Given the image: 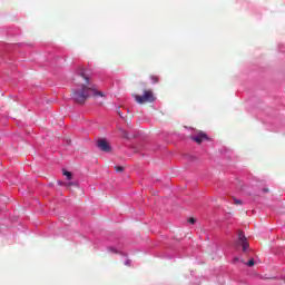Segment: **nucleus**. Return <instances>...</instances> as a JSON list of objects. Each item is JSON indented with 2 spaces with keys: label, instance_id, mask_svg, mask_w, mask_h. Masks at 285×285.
Masks as SVG:
<instances>
[{
  "label": "nucleus",
  "instance_id": "nucleus-14",
  "mask_svg": "<svg viewBox=\"0 0 285 285\" xmlns=\"http://www.w3.org/2000/svg\"><path fill=\"white\" fill-rule=\"evenodd\" d=\"M263 193H269V189L268 188H264Z\"/></svg>",
  "mask_w": 285,
  "mask_h": 285
},
{
  "label": "nucleus",
  "instance_id": "nucleus-10",
  "mask_svg": "<svg viewBox=\"0 0 285 285\" xmlns=\"http://www.w3.org/2000/svg\"><path fill=\"white\" fill-rule=\"evenodd\" d=\"M115 170H116V173H124V167L122 166H116Z\"/></svg>",
  "mask_w": 285,
  "mask_h": 285
},
{
  "label": "nucleus",
  "instance_id": "nucleus-2",
  "mask_svg": "<svg viewBox=\"0 0 285 285\" xmlns=\"http://www.w3.org/2000/svg\"><path fill=\"white\" fill-rule=\"evenodd\" d=\"M135 101L137 104H153L155 101V94L151 89H145L142 96L140 95H132Z\"/></svg>",
  "mask_w": 285,
  "mask_h": 285
},
{
  "label": "nucleus",
  "instance_id": "nucleus-3",
  "mask_svg": "<svg viewBox=\"0 0 285 285\" xmlns=\"http://www.w3.org/2000/svg\"><path fill=\"white\" fill-rule=\"evenodd\" d=\"M236 246H243V252L246 253L248 250L250 244H248V238L244 235V232H238V240L236 242Z\"/></svg>",
  "mask_w": 285,
  "mask_h": 285
},
{
  "label": "nucleus",
  "instance_id": "nucleus-11",
  "mask_svg": "<svg viewBox=\"0 0 285 285\" xmlns=\"http://www.w3.org/2000/svg\"><path fill=\"white\" fill-rule=\"evenodd\" d=\"M188 224H195L197 220L194 217L188 218Z\"/></svg>",
  "mask_w": 285,
  "mask_h": 285
},
{
  "label": "nucleus",
  "instance_id": "nucleus-6",
  "mask_svg": "<svg viewBox=\"0 0 285 285\" xmlns=\"http://www.w3.org/2000/svg\"><path fill=\"white\" fill-rule=\"evenodd\" d=\"M62 175H63L65 177H67L68 180L72 179V173H70V171H68V170H63V171H62Z\"/></svg>",
  "mask_w": 285,
  "mask_h": 285
},
{
  "label": "nucleus",
  "instance_id": "nucleus-13",
  "mask_svg": "<svg viewBox=\"0 0 285 285\" xmlns=\"http://www.w3.org/2000/svg\"><path fill=\"white\" fill-rule=\"evenodd\" d=\"M65 186H67V188H70V186H75V183H68V184H65Z\"/></svg>",
  "mask_w": 285,
  "mask_h": 285
},
{
  "label": "nucleus",
  "instance_id": "nucleus-15",
  "mask_svg": "<svg viewBox=\"0 0 285 285\" xmlns=\"http://www.w3.org/2000/svg\"><path fill=\"white\" fill-rule=\"evenodd\" d=\"M234 262H239V258H235Z\"/></svg>",
  "mask_w": 285,
  "mask_h": 285
},
{
  "label": "nucleus",
  "instance_id": "nucleus-7",
  "mask_svg": "<svg viewBox=\"0 0 285 285\" xmlns=\"http://www.w3.org/2000/svg\"><path fill=\"white\" fill-rule=\"evenodd\" d=\"M150 79H151L153 83H159V77L150 76Z\"/></svg>",
  "mask_w": 285,
  "mask_h": 285
},
{
  "label": "nucleus",
  "instance_id": "nucleus-8",
  "mask_svg": "<svg viewBox=\"0 0 285 285\" xmlns=\"http://www.w3.org/2000/svg\"><path fill=\"white\" fill-rule=\"evenodd\" d=\"M234 204L236 206H242L244 203L242 202V199L234 198Z\"/></svg>",
  "mask_w": 285,
  "mask_h": 285
},
{
  "label": "nucleus",
  "instance_id": "nucleus-12",
  "mask_svg": "<svg viewBox=\"0 0 285 285\" xmlns=\"http://www.w3.org/2000/svg\"><path fill=\"white\" fill-rule=\"evenodd\" d=\"M122 137H124L125 139H128V131H122Z\"/></svg>",
  "mask_w": 285,
  "mask_h": 285
},
{
  "label": "nucleus",
  "instance_id": "nucleus-9",
  "mask_svg": "<svg viewBox=\"0 0 285 285\" xmlns=\"http://www.w3.org/2000/svg\"><path fill=\"white\" fill-rule=\"evenodd\" d=\"M247 266H249V267L255 266V259H254V258H250V259L247 262Z\"/></svg>",
  "mask_w": 285,
  "mask_h": 285
},
{
  "label": "nucleus",
  "instance_id": "nucleus-5",
  "mask_svg": "<svg viewBox=\"0 0 285 285\" xmlns=\"http://www.w3.org/2000/svg\"><path fill=\"white\" fill-rule=\"evenodd\" d=\"M97 146L100 150H102V153H110V150H112L110 144L106 139H99L97 141Z\"/></svg>",
  "mask_w": 285,
  "mask_h": 285
},
{
  "label": "nucleus",
  "instance_id": "nucleus-1",
  "mask_svg": "<svg viewBox=\"0 0 285 285\" xmlns=\"http://www.w3.org/2000/svg\"><path fill=\"white\" fill-rule=\"evenodd\" d=\"M78 75L85 79V83L78 85L76 89H72V99L76 104L83 106L90 97H104V92L97 91V87L90 82V77L92 73L90 70L79 67Z\"/></svg>",
  "mask_w": 285,
  "mask_h": 285
},
{
  "label": "nucleus",
  "instance_id": "nucleus-4",
  "mask_svg": "<svg viewBox=\"0 0 285 285\" xmlns=\"http://www.w3.org/2000/svg\"><path fill=\"white\" fill-rule=\"evenodd\" d=\"M193 141L196 144H202L203 141H208V135L204 131H198L196 135L191 136Z\"/></svg>",
  "mask_w": 285,
  "mask_h": 285
}]
</instances>
